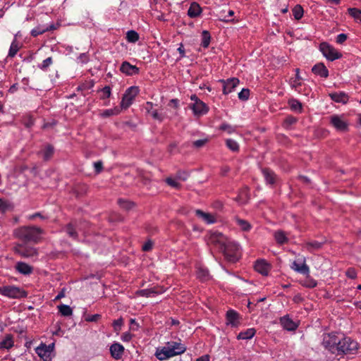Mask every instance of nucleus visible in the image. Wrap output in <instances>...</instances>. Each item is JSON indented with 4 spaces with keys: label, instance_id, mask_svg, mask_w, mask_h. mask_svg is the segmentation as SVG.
<instances>
[{
    "label": "nucleus",
    "instance_id": "57",
    "mask_svg": "<svg viewBox=\"0 0 361 361\" xmlns=\"http://www.w3.org/2000/svg\"><path fill=\"white\" fill-rule=\"evenodd\" d=\"M166 182L167 183L168 185H169L170 186H171L173 188H178V189L180 188V184L179 183L175 181L171 178H167L166 180Z\"/></svg>",
    "mask_w": 361,
    "mask_h": 361
},
{
    "label": "nucleus",
    "instance_id": "50",
    "mask_svg": "<svg viewBox=\"0 0 361 361\" xmlns=\"http://www.w3.org/2000/svg\"><path fill=\"white\" fill-rule=\"evenodd\" d=\"M197 276L201 280H207L209 276V271L207 269H199L197 272Z\"/></svg>",
    "mask_w": 361,
    "mask_h": 361
},
{
    "label": "nucleus",
    "instance_id": "32",
    "mask_svg": "<svg viewBox=\"0 0 361 361\" xmlns=\"http://www.w3.org/2000/svg\"><path fill=\"white\" fill-rule=\"evenodd\" d=\"M249 199V195H248V188H245L238 195V196L235 199L236 202L244 204L245 203L247 200Z\"/></svg>",
    "mask_w": 361,
    "mask_h": 361
},
{
    "label": "nucleus",
    "instance_id": "41",
    "mask_svg": "<svg viewBox=\"0 0 361 361\" xmlns=\"http://www.w3.org/2000/svg\"><path fill=\"white\" fill-rule=\"evenodd\" d=\"M126 39L129 42H135L139 39V35L134 30H129L126 33Z\"/></svg>",
    "mask_w": 361,
    "mask_h": 361
},
{
    "label": "nucleus",
    "instance_id": "29",
    "mask_svg": "<svg viewBox=\"0 0 361 361\" xmlns=\"http://www.w3.org/2000/svg\"><path fill=\"white\" fill-rule=\"evenodd\" d=\"M35 351H36V353L43 360V361H51V355L49 353H48L47 352H46V350H44L43 349V346H38L36 349H35Z\"/></svg>",
    "mask_w": 361,
    "mask_h": 361
},
{
    "label": "nucleus",
    "instance_id": "30",
    "mask_svg": "<svg viewBox=\"0 0 361 361\" xmlns=\"http://www.w3.org/2000/svg\"><path fill=\"white\" fill-rule=\"evenodd\" d=\"M13 345V341L11 335H7L5 338L0 342L1 349H9Z\"/></svg>",
    "mask_w": 361,
    "mask_h": 361
},
{
    "label": "nucleus",
    "instance_id": "44",
    "mask_svg": "<svg viewBox=\"0 0 361 361\" xmlns=\"http://www.w3.org/2000/svg\"><path fill=\"white\" fill-rule=\"evenodd\" d=\"M317 281L314 279L310 278L309 276V274L307 275V279L303 282H302V285L303 286L310 288H314L317 286Z\"/></svg>",
    "mask_w": 361,
    "mask_h": 361
},
{
    "label": "nucleus",
    "instance_id": "4",
    "mask_svg": "<svg viewBox=\"0 0 361 361\" xmlns=\"http://www.w3.org/2000/svg\"><path fill=\"white\" fill-rule=\"evenodd\" d=\"M0 294L10 298H24L27 293L23 289L15 286H4L0 287Z\"/></svg>",
    "mask_w": 361,
    "mask_h": 361
},
{
    "label": "nucleus",
    "instance_id": "33",
    "mask_svg": "<svg viewBox=\"0 0 361 361\" xmlns=\"http://www.w3.org/2000/svg\"><path fill=\"white\" fill-rule=\"evenodd\" d=\"M59 312L61 313L62 316L68 317L72 315L73 310L69 305H60L58 306Z\"/></svg>",
    "mask_w": 361,
    "mask_h": 361
},
{
    "label": "nucleus",
    "instance_id": "35",
    "mask_svg": "<svg viewBox=\"0 0 361 361\" xmlns=\"http://www.w3.org/2000/svg\"><path fill=\"white\" fill-rule=\"evenodd\" d=\"M118 204L121 208L126 211L130 210L135 206V203L133 202L128 201L123 199H118Z\"/></svg>",
    "mask_w": 361,
    "mask_h": 361
},
{
    "label": "nucleus",
    "instance_id": "5",
    "mask_svg": "<svg viewBox=\"0 0 361 361\" xmlns=\"http://www.w3.org/2000/svg\"><path fill=\"white\" fill-rule=\"evenodd\" d=\"M339 336L337 333L332 332L328 334H324L322 345L325 349L328 350L333 354H335L337 348Z\"/></svg>",
    "mask_w": 361,
    "mask_h": 361
},
{
    "label": "nucleus",
    "instance_id": "55",
    "mask_svg": "<svg viewBox=\"0 0 361 361\" xmlns=\"http://www.w3.org/2000/svg\"><path fill=\"white\" fill-rule=\"evenodd\" d=\"M208 142V139L197 140L192 142V146L196 148L203 147Z\"/></svg>",
    "mask_w": 361,
    "mask_h": 361
},
{
    "label": "nucleus",
    "instance_id": "51",
    "mask_svg": "<svg viewBox=\"0 0 361 361\" xmlns=\"http://www.w3.org/2000/svg\"><path fill=\"white\" fill-rule=\"evenodd\" d=\"M296 122H297V118L292 116H287L286 118V119L284 120V124L286 128L295 123Z\"/></svg>",
    "mask_w": 361,
    "mask_h": 361
},
{
    "label": "nucleus",
    "instance_id": "26",
    "mask_svg": "<svg viewBox=\"0 0 361 361\" xmlns=\"http://www.w3.org/2000/svg\"><path fill=\"white\" fill-rule=\"evenodd\" d=\"M54 152V148L51 145H47L44 149L40 151L39 153L42 154L43 159L44 161L49 160L53 156Z\"/></svg>",
    "mask_w": 361,
    "mask_h": 361
},
{
    "label": "nucleus",
    "instance_id": "59",
    "mask_svg": "<svg viewBox=\"0 0 361 361\" xmlns=\"http://www.w3.org/2000/svg\"><path fill=\"white\" fill-rule=\"evenodd\" d=\"M9 207V204L7 202L4 201L2 199H0V212H6Z\"/></svg>",
    "mask_w": 361,
    "mask_h": 361
},
{
    "label": "nucleus",
    "instance_id": "12",
    "mask_svg": "<svg viewBox=\"0 0 361 361\" xmlns=\"http://www.w3.org/2000/svg\"><path fill=\"white\" fill-rule=\"evenodd\" d=\"M223 82V92L224 94H228L239 84V80L236 78H232L227 80H221Z\"/></svg>",
    "mask_w": 361,
    "mask_h": 361
},
{
    "label": "nucleus",
    "instance_id": "63",
    "mask_svg": "<svg viewBox=\"0 0 361 361\" xmlns=\"http://www.w3.org/2000/svg\"><path fill=\"white\" fill-rule=\"evenodd\" d=\"M153 246V243L151 240L147 241L142 246V250L145 252H148L152 250Z\"/></svg>",
    "mask_w": 361,
    "mask_h": 361
},
{
    "label": "nucleus",
    "instance_id": "64",
    "mask_svg": "<svg viewBox=\"0 0 361 361\" xmlns=\"http://www.w3.org/2000/svg\"><path fill=\"white\" fill-rule=\"evenodd\" d=\"M109 221L112 222L122 221H123V217L120 214H115L109 217Z\"/></svg>",
    "mask_w": 361,
    "mask_h": 361
},
{
    "label": "nucleus",
    "instance_id": "22",
    "mask_svg": "<svg viewBox=\"0 0 361 361\" xmlns=\"http://www.w3.org/2000/svg\"><path fill=\"white\" fill-rule=\"evenodd\" d=\"M290 267L294 271L304 275H308L310 272L309 267L305 262L302 264H300L296 261H294Z\"/></svg>",
    "mask_w": 361,
    "mask_h": 361
},
{
    "label": "nucleus",
    "instance_id": "37",
    "mask_svg": "<svg viewBox=\"0 0 361 361\" xmlns=\"http://www.w3.org/2000/svg\"><path fill=\"white\" fill-rule=\"evenodd\" d=\"M304 10L303 8L300 5L297 4L293 8V14L295 20H299L303 16Z\"/></svg>",
    "mask_w": 361,
    "mask_h": 361
},
{
    "label": "nucleus",
    "instance_id": "34",
    "mask_svg": "<svg viewBox=\"0 0 361 361\" xmlns=\"http://www.w3.org/2000/svg\"><path fill=\"white\" fill-rule=\"evenodd\" d=\"M288 104L293 111L301 112L302 109V103L295 99H290L288 100Z\"/></svg>",
    "mask_w": 361,
    "mask_h": 361
},
{
    "label": "nucleus",
    "instance_id": "40",
    "mask_svg": "<svg viewBox=\"0 0 361 361\" xmlns=\"http://www.w3.org/2000/svg\"><path fill=\"white\" fill-rule=\"evenodd\" d=\"M157 292L154 290L153 288L150 289H142L137 291V294L143 297H151L157 294Z\"/></svg>",
    "mask_w": 361,
    "mask_h": 361
},
{
    "label": "nucleus",
    "instance_id": "49",
    "mask_svg": "<svg viewBox=\"0 0 361 361\" xmlns=\"http://www.w3.org/2000/svg\"><path fill=\"white\" fill-rule=\"evenodd\" d=\"M52 58L48 57L47 59L44 60L42 63L38 66V67L43 71H46L47 68L52 63Z\"/></svg>",
    "mask_w": 361,
    "mask_h": 361
},
{
    "label": "nucleus",
    "instance_id": "28",
    "mask_svg": "<svg viewBox=\"0 0 361 361\" xmlns=\"http://www.w3.org/2000/svg\"><path fill=\"white\" fill-rule=\"evenodd\" d=\"M256 333V330L253 328L248 329L245 331H241L237 336L238 339H250L252 338Z\"/></svg>",
    "mask_w": 361,
    "mask_h": 361
},
{
    "label": "nucleus",
    "instance_id": "13",
    "mask_svg": "<svg viewBox=\"0 0 361 361\" xmlns=\"http://www.w3.org/2000/svg\"><path fill=\"white\" fill-rule=\"evenodd\" d=\"M120 71L128 75H133L139 73V68L136 66L131 65L128 61H123L122 63Z\"/></svg>",
    "mask_w": 361,
    "mask_h": 361
},
{
    "label": "nucleus",
    "instance_id": "18",
    "mask_svg": "<svg viewBox=\"0 0 361 361\" xmlns=\"http://www.w3.org/2000/svg\"><path fill=\"white\" fill-rule=\"evenodd\" d=\"M312 72L322 78H326L329 76V71L323 63H318L312 68Z\"/></svg>",
    "mask_w": 361,
    "mask_h": 361
},
{
    "label": "nucleus",
    "instance_id": "7",
    "mask_svg": "<svg viewBox=\"0 0 361 361\" xmlns=\"http://www.w3.org/2000/svg\"><path fill=\"white\" fill-rule=\"evenodd\" d=\"M319 50L322 54L329 61H333L341 58L342 54L337 51L329 43L324 42L319 44Z\"/></svg>",
    "mask_w": 361,
    "mask_h": 361
},
{
    "label": "nucleus",
    "instance_id": "46",
    "mask_svg": "<svg viewBox=\"0 0 361 361\" xmlns=\"http://www.w3.org/2000/svg\"><path fill=\"white\" fill-rule=\"evenodd\" d=\"M120 109L118 107H116L113 109H106L102 114V116L104 117H109L113 115H116L119 114Z\"/></svg>",
    "mask_w": 361,
    "mask_h": 361
},
{
    "label": "nucleus",
    "instance_id": "3",
    "mask_svg": "<svg viewBox=\"0 0 361 361\" xmlns=\"http://www.w3.org/2000/svg\"><path fill=\"white\" fill-rule=\"evenodd\" d=\"M339 343L337 345L335 354L337 355H352L356 353L358 349V343L350 337L345 336L343 334L338 338Z\"/></svg>",
    "mask_w": 361,
    "mask_h": 361
},
{
    "label": "nucleus",
    "instance_id": "19",
    "mask_svg": "<svg viewBox=\"0 0 361 361\" xmlns=\"http://www.w3.org/2000/svg\"><path fill=\"white\" fill-rule=\"evenodd\" d=\"M262 174L267 184L274 185L277 180L276 174L269 168H264L262 169Z\"/></svg>",
    "mask_w": 361,
    "mask_h": 361
},
{
    "label": "nucleus",
    "instance_id": "38",
    "mask_svg": "<svg viewBox=\"0 0 361 361\" xmlns=\"http://www.w3.org/2000/svg\"><path fill=\"white\" fill-rule=\"evenodd\" d=\"M18 50H19L18 43L16 39L14 38L13 41L12 42V43L11 44L8 56L11 57V58L14 57L16 55Z\"/></svg>",
    "mask_w": 361,
    "mask_h": 361
},
{
    "label": "nucleus",
    "instance_id": "58",
    "mask_svg": "<svg viewBox=\"0 0 361 361\" xmlns=\"http://www.w3.org/2000/svg\"><path fill=\"white\" fill-rule=\"evenodd\" d=\"M346 276L351 279H355L357 277V273L354 268H349L345 273Z\"/></svg>",
    "mask_w": 361,
    "mask_h": 361
},
{
    "label": "nucleus",
    "instance_id": "1",
    "mask_svg": "<svg viewBox=\"0 0 361 361\" xmlns=\"http://www.w3.org/2000/svg\"><path fill=\"white\" fill-rule=\"evenodd\" d=\"M210 242L219 247L228 262L235 263L239 259V245L230 240L221 233H212L210 236Z\"/></svg>",
    "mask_w": 361,
    "mask_h": 361
},
{
    "label": "nucleus",
    "instance_id": "10",
    "mask_svg": "<svg viewBox=\"0 0 361 361\" xmlns=\"http://www.w3.org/2000/svg\"><path fill=\"white\" fill-rule=\"evenodd\" d=\"M169 350V357H172L176 355H181L186 350L185 345L176 341H169L166 343Z\"/></svg>",
    "mask_w": 361,
    "mask_h": 361
},
{
    "label": "nucleus",
    "instance_id": "20",
    "mask_svg": "<svg viewBox=\"0 0 361 361\" xmlns=\"http://www.w3.org/2000/svg\"><path fill=\"white\" fill-rule=\"evenodd\" d=\"M331 99L337 103L346 104L348 100V96L343 92H331L329 94Z\"/></svg>",
    "mask_w": 361,
    "mask_h": 361
},
{
    "label": "nucleus",
    "instance_id": "42",
    "mask_svg": "<svg viewBox=\"0 0 361 361\" xmlns=\"http://www.w3.org/2000/svg\"><path fill=\"white\" fill-rule=\"evenodd\" d=\"M348 13L353 17L355 20H360L361 22V10L357 8H348Z\"/></svg>",
    "mask_w": 361,
    "mask_h": 361
},
{
    "label": "nucleus",
    "instance_id": "8",
    "mask_svg": "<svg viewBox=\"0 0 361 361\" xmlns=\"http://www.w3.org/2000/svg\"><path fill=\"white\" fill-rule=\"evenodd\" d=\"M138 92L139 90L137 87L132 86L128 88L122 97V100L121 102V109H126L127 108H128L131 105L133 100L138 94Z\"/></svg>",
    "mask_w": 361,
    "mask_h": 361
},
{
    "label": "nucleus",
    "instance_id": "23",
    "mask_svg": "<svg viewBox=\"0 0 361 361\" xmlns=\"http://www.w3.org/2000/svg\"><path fill=\"white\" fill-rule=\"evenodd\" d=\"M325 243H326L325 240L323 241H317V240L308 241L305 243V247L308 251L314 252V250H318L321 249Z\"/></svg>",
    "mask_w": 361,
    "mask_h": 361
},
{
    "label": "nucleus",
    "instance_id": "48",
    "mask_svg": "<svg viewBox=\"0 0 361 361\" xmlns=\"http://www.w3.org/2000/svg\"><path fill=\"white\" fill-rule=\"evenodd\" d=\"M123 324V319L120 317L119 319L114 320L113 322V327L115 332L118 333L121 330L122 325Z\"/></svg>",
    "mask_w": 361,
    "mask_h": 361
},
{
    "label": "nucleus",
    "instance_id": "43",
    "mask_svg": "<svg viewBox=\"0 0 361 361\" xmlns=\"http://www.w3.org/2000/svg\"><path fill=\"white\" fill-rule=\"evenodd\" d=\"M236 221H237L238 225L240 227V228L243 231H248L251 228V225L250 224V223L248 221H247L245 220L237 218Z\"/></svg>",
    "mask_w": 361,
    "mask_h": 361
},
{
    "label": "nucleus",
    "instance_id": "62",
    "mask_svg": "<svg viewBox=\"0 0 361 361\" xmlns=\"http://www.w3.org/2000/svg\"><path fill=\"white\" fill-rule=\"evenodd\" d=\"M348 38L347 35L341 33L339 34L336 37V42L338 44H343Z\"/></svg>",
    "mask_w": 361,
    "mask_h": 361
},
{
    "label": "nucleus",
    "instance_id": "60",
    "mask_svg": "<svg viewBox=\"0 0 361 361\" xmlns=\"http://www.w3.org/2000/svg\"><path fill=\"white\" fill-rule=\"evenodd\" d=\"M188 177V174L186 171H179L176 173V178L179 180H186Z\"/></svg>",
    "mask_w": 361,
    "mask_h": 361
},
{
    "label": "nucleus",
    "instance_id": "9",
    "mask_svg": "<svg viewBox=\"0 0 361 361\" xmlns=\"http://www.w3.org/2000/svg\"><path fill=\"white\" fill-rule=\"evenodd\" d=\"M330 123L340 132H346L348 130V123L343 118V116L333 114L329 117Z\"/></svg>",
    "mask_w": 361,
    "mask_h": 361
},
{
    "label": "nucleus",
    "instance_id": "14",
    "mask_svg": "<svg viewBox=\"0 0 361 361\" xmlns=\"http://www.w3.org/2000/svg\"><path fill=\"white\" fill-rule=\"evenodd\" d=\"M239 317L240 315L236 311L233 310H228L226 314V324H230L232 326H237L239 324Z\"/></svg>",
    "mask_w": 361,
    "mask_h": 361
},
{
    "label": "nucleus",
    "instance_id": "56",
    "mask_svg": "<svg viewBox=\"0 0 361 361\" xmlns=\"http://www.w3.org/2000/svg\"><path fill=\"white\" fill-rule=\"evenodd\" d=\"M94 171L97 174L101 173L103 170V163L102 161H98L94 163Z\"/></svg>",
    "mask_w": 361,
    "mask_h": 361
},
{
    "label": "nucleus",
    "instance_id": "47",
    "mask_svg": "<svg viewBox=\"0 0 361 361\" xmlns=\"http://www.w3.org/2000/svg\"><path fill=\"white\" fill-rule=\"evenodd\" d=\"M250 96V90L247 88H243L238 93V98L242 101H246L248 99Z\"/></svg>",
    "mask_w": 361,
    "mask_h": 361
},
{
    "label": "nucleus",
    "instance_id": "54",
    "mask_svg": "<svg viewBox=\"0 0 361 361\" xmlns=\"http://www.w3.org/2000/svg\"><path fill=\"white\" fill-rule=\"evenodd\" d=\"M46 32V30L44 28H41L40 27H37L35 29H33L31 31V35L32 37H37L39 35H42Z\"/></svg>",
    "mask_w": 361,
    "mask_h": 361
},
{
    "label": "nucleus",
    "instance_id": "15",
    "mask_svg": "<svg viewBox=\"0 0 361 361\" xmlns=\"http://www.w3.org/2000/svg\"><path fill=\"white\" fill-rule=\"evenodd\" d=\"M255 269L264 276L268 275L270 265L264 259H258L255 264Z\"/></svg>",
    "mask_w": 361,
    "mask_h": 361
},
{
    "label": "nucleus",
    "instance_id": "6",
    "mask_svg": "<svg viewBox=\"0 0 361 361\" xmlns=\"http://www.w3.org/2000/svg\"><path fill=\"white\" fill-rule=\"evenodd\" d=\"M14 252L24 258L32 257L37 255V250L29 243H21L14 247Z\"/></svg>",
    "mask_w": 361,
    "mask_h": 361
},
{
    "label": "nucleus",
    "instance_id": "36",
    "mask_svg": "<svg viewBox=\"0 0 361 361\" xmlns=\"http://www.w3.org/2000/svg\"><path fill=\"white\" fill-rule=\"evenodd\" d=\"M275 239L279 244H284L288 242V238L285 233L282 231H278L274 234Z\"/></svg>",
    "mask_w": 361,
    "mask_h": 361
},
{
    "label": "nucleus",
    "instance_id": "17",
    "mask_svg": "<svg viewBox=\"0 0 361 361\" xmlns=\"http://www.w3.org/2000/svg\"><path fill=\"white\" fill-rule=\"evenodd\" d=\"M110 353L114 358L121 359L124 353V347L118 343H114L110 347Z\"/></svg>",
    "mask_w": 361,
    "mask_h": 361
},
{
    "label": "nucleus",
    "instance_id": "25",
    "mask_svg": "<svg viewBox=\"0 0 361 361\" xmlns=\"http://www.w3.org/2000/svg\"><path fill=\"white\" fill-rule=\"evenodd\" d=\"M154 355L159 360H165L169 359V350L166 345L157 348Z\"/></svg>",
    "mask_w": 361,
    "mask_h": 361
},
{
    "label": "nucleus",
    "instance_id": "45",
    "mask_svg": "<svg viewBox=\"0 0 361 361\" xmlns=\"http://www.w3.org/2000/svg\"><path fill=\"white\" fill-rule=\"evenodd\" d=\"M226 146L233 152H238L239 149L238 144L232 139L226 140Z\"/></svg>",
    "mask_w": 361,
    "mask_h": 361
},
{
    "label": "nucleus",
    "instance_id": "11",
    "mask_svg": "<svg viewBox=\"0 0 361 361\" xmlns=\"http://www.w3.org/2000/svg\"><path fill=\"white\" fill-rule=\"evenodd\" d=\"M190 108L193 111L195 116H200L208 112L209 108L205 103L201 100L194 102L190 105Z\"/></svg>",
    "mask_w": 361,
    "mask_h": 361
},
{
    "label": "nucleus",
    "instance_id": "52",
    "mask_svg": "<svg viewBox=\"0 0 361 361\" xmlns=\"http://www.w3.org/2000/svg\"><path fill=\"white\" fill-rule=\"evenodd\" d=\"M87 190H88V187L85 184L78 185L76 188L77 195H82L86 193Z\"/></svg>",
    "mask_w": 361,
    "mask_h": 361
},
{
    "label": "nucleus",
    "instance_id": "2",
    "mask_svg": "<svg viewBox=\"0 0 361 361\" xmlns=\"http://www.w3.org/2000/svg\"><path fill=\"white\" fill-rule=\"evenodd\" d=\"M43 230L35 226H23L15 231V235L22 243H37Z\"/></svg>",
    "mask_w": 361,
    "mask_h": 361
},
{
    "label": "nucleus",
    "instance_id": "16",
    "mask_svg": "<svg viewBox=\"0 0 361 361\" xmlns=\"http://www.w3.org/2000/svg\"><path fill=\"white\" fill-rule=\"evenodd\" d=\"M280 323L284 329L287 331H295L298 328V325L289 317L285 315L280 319Z\"/></svg>",
    "mask_w": 361,
    "mask_h": 361
},
{
    "label": "nucleus",
    "instance_id": "21",
    "mask_svg": "<svg viewBox=\"0 0 361 361\" xmlns=\"http://www.w3.org/2000/svg\"><path fill=\"white\" fill-rule=\"evenodd\" d=\"M15 268L19 273L24 275H29L33 271V268L31 266L23 262H17Z\"/></svg>",
    "mask_w": 361,
    "mask_h": 361
},
{
    "label": "nucleus",
    "instance_id": "61",
    "mask_svg": "<svg viewBox=\"0 0 361 361\" xmlns=\"http://www.w3.org/2000/svg\"><path fill=\"white\" fill-rule=\"evenodd\" d=\"M102 317L101 314H95L93 315L88 316L85 320L90 322H96Z\"/></svg>",
    "mask_w": 361,
    "mask_h": 361
},
{
    "label": "nucleus",
    "instance_id": "27",
    "mask_svg": "<svg viewBox=\"0 0 361 361\" xmlns=\"http://www.w3.org/2000/svg\"><path fill=\"white\" fill-rule=\"evenodd\" d=\"M195 213H196L197 216L202 218L208 224L214 223L216 221L214 216H212V214H210L209 213H205L200 209H197L195 211Z\"/></svg>",
    "mask_w": 361,
    "mask_h": 361
},
{
    "label": "nucleus",
    "instance_id": "53",
    "mask_svg": "<svg viewBox=\"0 0 361 361\" xmlns=\"http://www.w3.org/2000/svg\"><path fill=\"white\" fill-rule=\"evenodd\" d=\"M102 92L103 94L101 96L102 99H105L106 98H109L111 95V88L109 86H105L102 90Z\"/></svg>",
    "mask_w": 361,
    "mask_h": 361
},
{
    "label": "nucleus",
    "instance_id": "24",
    "mask_svg": "<svg viewBox=\"0 0 361 361\" xmlns=\"http://www.w3.org/2000/svg\"><path fill=\"white\" fill-rule=\"evenodd\" d=\"M202 8L200 5L196 2H192L188 11V15L190 18H196L201 13Z\"/></svg>",
    "mask_w": 361,
    "mask_h": 361
},
{
    "label": "nucleus",
    "instance_id": "31",
    "mask_svg": "<svg viewBox=\"0 0 361 361\" xmlns=\"http://www.w3.org/2000/svg\"><path fill=\"white\" fill-rule=\"evenodd\" d=\"M65 231L67 233L69 237L72 238L74 240L78 239V235L76 231L75 227L71 223L68 224L65 227Z\"/></svg>",
    "mask_w": 361,
    "mask_h": 361
},
{
    "label": "nucleus",
    "instance_id": "39",
    "mask_svg": "<svg viewBox=\"0 0 361 361\" xmlns=\"http://www.w3.org/2000/svg\"><path fill=\"white\" fill-rule=\"evenodd\" d=\"M202 39L201 45L204 48L208 47V46L210 43V39H211V35H210L209 32L207 30H204L202 33Z\"/></svg>",
    "mask_w": 361,
    "mask_h": 361
}]
</instances>
